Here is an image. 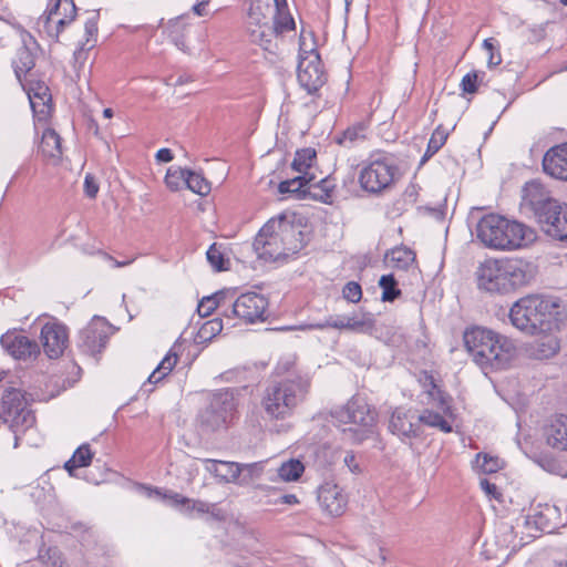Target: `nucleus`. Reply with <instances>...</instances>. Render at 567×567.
<instances>
[{
	"mask_svg": "<svg viewBox=\"0 0 567 567\" xmlns=\"http://www.w3.org/2000/svg\"><path fill=\"white\" fill-rule=\"evenodd\" d=\"M535 267L523 259H487L475 271L477 288L492 295H506L527 286Z\"/></svg>",
	"mask_w": 567,
	"mask_h": 567,
	"instance_id": "obj_3",
	"label": "nucleus"
},
{
	"mask_svg": "<svg viewBox=\"0 0 567 567\" xmlns=\"http://www.w3.org/2000/svg\"><path fill=\"white\" fill-rule=\"evenodd\" d=\"M334 187L336 185L329 177H324L319 182L313 181L309 185V198L323 204H331Z\"/></svg>",
	"mask_w": 567,
	"mask_h": 567,
	"instance_id": "obj_34",
	"label": "nucleus"
},
{
	"mask_svg": "<svg viewBox=\"0 0 567 567\" xmlns=\"http://www.w3.org/2000/svg\"><path fill=\"white\" fill-rule=\"evenodd\" d=\"M99 19H100V10H94L92 17L86 20L85 25H84L85 34L87 37L86 41H85L86 43L90 42V38L97 35Z\"/></svg>",
	"mask_w": 567,
	"mask_h": 567,
	"instance_id": "obj_56",
	"label": "nucleus"
},
{
	"mask_svg": "<svg viewBox=\"0 0 567 567\" xmlns=\"http://www.w3.org/2000/svg\"><path fill=\"white\" fill-rule=\"evenodd\" d=\"M194 511L198 514L209 513L217 519L221 518L220 511L216 508L215 504H209V503L200 501V499H190L189 498V504H187L185 513H192Z\"/></svg>",
	"mask_w": 567,
	"mask_h": 567,
	"instance_id": "obj_48",
	"label": "nucleus"
},
{
	"mask_svg": "<svg viewBox=\"0 0 567 567\" xmlns=\"http://www.w3.org/2000/svg\"><path fill=\"white\" fill-rule=\"evenodd\" d=\"M343 298L352 303H358L362 298L361 285L357 281H349L342 288Z\"/></svg>",
	"mask_w": 567,
	"mask_h": 567,
	"instance_id": "obj_52",
	"label": "nucleus"
},
{
	"mask_svg": "<svg viewBox=\"0 0 567 567\" xmlns=\"http://www.w3.org/2000/svg\"><path fill=\"white\" fill-rule=\"evenodd\" d=\"M305 472V466L301 461L291 458L284 462L278 468V476L285 482H295L300 478Z\"/></svg>",
	"mask_w": 567,
	"mask_h": 567,
	"instance_id": "obj_41",
	"label": "nucleus"
},
{
	"mask_svg": "<svg viewBox=\"0 0 567 567\" xmlns=\"http://www.w3.org/2000/svg\"><path fill=\"white\" fill-rule=\"evenodd\" d=\"M385 259H389L391 266L399 270H408L416 260L415 251L411 248L400 245L389 249L385 252Z\"/></svg>",
	"mask_w": 567,
	"mask_h": 567,
	"instance_id": "obj_30",
	"label": "nucleus"
},
{
	"mask_svg": "<svg viewBox=\"0 0 567 567\" xmlns=\"http://www.w3.org/2000/svg\"><path fill=\"white\" fill-rule=\"evenodd\" d=\"M389 431L402 442H410L422 434V427L419 424L415 412L403 408H396L392 412L389 421Z\"/></svg>",
	"mask_w": 567,
	"mask_h": 567,
	"instance_id": "obj_19",
	"label": "nucleus"
},
{
	"mask_svg": "<svg viewBox=\"0 0 567 567\" xmlns=\"http://www.w3.org/2000/svg\"><path fill=\"white\" fill-rule=\"evenodd\" d=\"M276 227L282 239V247L287 252V260L296 258L299 251L306 246L305 234L300 229V221L292 216L291 218L282 216L276 220Z\"/></svg>",
	"mask_w": 567,
	"mask_h": 567,
	"instance_id": "obj_20",
	"label": "nucleus"
},
{
	"mask_svg": "<svg viewBox=\"0 0 567 567\" xmlns=\"http://www.w3.org/2000/svg\"><path fill=\"white\" fill-rule=\"evenodd\" d=\"M177 363V354L169 351L157 365L158 371H163L165 377L173 370Z\"/></svg>",
	"mask_w": 567,
	"mask_h": 567,
	"instance_id": "obj_58",
	"label": "nucleus"
},
{
	"mask_svg": "<svg viewBox=\"0 0 567 567\" xmlns=\"http://www.w3.org/2000/svg\"><path fill=\"white\" fill-rule=\"evenodd\" d=\"M522 205L529 208L538 223L544 219L553 209L558 208L559 202L551 198L546 188L538 182L530 181L525 184L522 190Z\"/></svg>",
	"mask_w": 567,
	"mask_h": 567,
	"instance_id": "obj_15",
	"label": "nucleus"
},
{
	"mask_svg": "<svg viewBox=\"0 0 567 567\" xmlns=\"http://www.w3.org/2000/svg\"><path fill=\"white\" fill-rule=\"evenodd\" d=\"M344 464L349 467V470L352 473L360 472V467H359V464L357 463L355 455L352 452H349L346 454Z\"/></svg>",
	"mask_w": 567,
	"mask_h": 567,
	"instance_id": "obj_62",
	"label": "nucleus"
},
{
	"mask_svg": "<svg viewBox=\"0 0 567 567\" xmlns=\"http://www.w3.org/2000/svg\"><path fill=\"white\" fill-rule=\"evenodd\" d=\"M377 321L372 313L363 312L360 318L357 316L348 317L346 320L339 317L329 316L324 321L302 324L300 330H323L333 328L338 330H349L357 333L372 334L375 330Z\"/></svg>",
	"mask_w": 567,
	"mask_h": 567,
	"instance_id": "obj_16",
	"label": "nucleus"
},
{
	"mask_svg": "<svg viewBox=\"0 0 567 567\" xmlns=\"http://www.w3.org/2000/svg\"><path fill=\"white\" fill-rule=\"evenodd\" d=\"M543 169L551 177L567 182V143L556 145L545 153Z\"/></svg>",
	"mask_w": 567,
	"mask_h": 567,
	"instance_id": "obj_23",
	"label": "nucleus"
},
{
	"mask_svg": "<svg viewBox=\"0 0 567 567\" xmlns=\"http://www.w3.org/2000/svg\"><path fill=\"white\" fill-rule=\"evenodd\" d=\"M419 424H425L431 427H437L444 433L452 432V425L439 412L424 410L422 414L417 415Z\"/></svg>",
	"mask_w": 567,
	"mask_h": 567,
	"instance_id": "obj_42",
	"label": "nucleus"
},
{
	"mask_svg": "<svg viewBox=\"0 0 567 567\" xmlns=\"http://www.w3.org/2000/svg\"><path fill=\"white\" fill-rule=\"evenodd\" d=\"M243 468L240 464L235 462H221V467L219 471V480L223 482H237Z\"/></svg>",
	"mask_w": 567,
	"mask_h": 567,
	"instance_id": "obj_49",
	"label": "nucleus"
},
{
	"mask_svg": "<svg viewBox=\"0 0 567 567\" xmlns=\"http://www.w3.org/2000/svg\"><path fill=\"white\" fill-rule=\"evenodd\" d=\"M379 286L382 289L381 300L383 302H393L402 295L401 289L398 287V281L392 274L381 276Z\"/></svg>",
	"mask_w": 567,
	"mask_h": 567,
	"instance_id": "obj_39",
	"label": "nucleus"
},
{
	"mask_svg": "<svg viewBox=\"0 0 567 567\" xmlns=\"http://www.w3.org/2000/svg\"><path fill=\"white\" fill-rule=\"evenodd\" d=\"M303 30L299 37V63L297 80L308 94L315 95L326 84L327 74L323 70L320 55L316 49L307 51L305 48Z\"/></svg>",
	"mask_w": 567,
	"mask_h": 567,
	"instance_id": "obj_10",
	"label": "nucleus"
},
{
	"mask_svg": "<svg viewBox=\"0 0 567 567\" xmlns=\"http://www.w3.org/2000/svg\"><path fill=\"white\" fill-rule=\"evenodd\" d=\"M296 22L290 11L275 12L272 23L269 25V39L279 41L284 39L286 33L295 31Z\"/></svg>",
	"mask_w": 567,
	"mask_h": 567,
	"instance_id": "obj_29",
	"label": "nucleus"
},
{
	"mask_svg": "<svg viewBox=\"0 0 567 567\" xmlns=\"http://www.w3.org/2000/svg\"><path fill=\"white\" fill-rule=\"evenodd\" d=\"M400 175V167L393 155L375 152L362 162L358 181L365 193L381 195L394 186Z\"/></svg>",
	"mask_w": 567,
	"mask_h": 567,
	"instance_id": "obj_7",
	"label": "nucleus"
},
{
	"mask_svg": "<svg viewBox=\"0 0 567 567\" xmlns=\"http://www.w3.org/2000/svg\"><path fill=\"white\" fill-rule=\"evenodd\" d=\"M317 159V152L312 147H305L297 150L295 153L291 168L299 173V175L310 174L309 169L312 167Z\"/></svg>",
	"mask_w": 567,
	"mask_h": 567,
	"instance_id": "obj_36",
	"label": "nucleus"
},
{
	"mask_svg": "<svg viewBox=\"0 0 567 567\" xmlns=\"http://www.w3.org/2000/svg\"><path fill=\"white\" fill-rule=\"evenodd\" d=\"M89 43L84 42L79 45V48L73 53L74 68H82L87 60L89 51L94 47V43L87 45Z\"/></svg>",
	"mask_w": 567,
	"mask_h": 567,
	"instance_id": "obj_55",
	"label": "nucleus"
},
{
	"mask_svg": "<svg viewBox=\"0 0 567 567\" xmlns=\"http://www.w3.org/2000/svg\"><path fill=\"white\" fill-rule=\"evenodd\" d=\"M476 458H477L478 462L482 460L481 468H482V471L484 473L493 474V473H496L498 470L502 468L503 462L497 456H492V455L486 454V453H478L476 455Z\"/></svg>",
	"mask_w": 567,
	"mask_h": 567,
	"instance_id": "obj_51",
	"label": "nucleus"
},
{
	"mask_svg": "<svg viewBox=\"0 0 567 567\" xmlns=\"http://www.w3.org/2000/svg\"><path fill=\"white\" fill-rule=\"evenodd\" d=\"M223 329V321L221 319H214L210 321H207L203 324V327L199 330V333L202 337L207 338V334L215 336L216 333H219Z\"/></svg>",
	"mask_w": 567,
	"mask_h": 567,
	"instance_id": "obj_57",
	"label": "nucleus"
},
{
	"mask_svg": "<svg viewBox=\"0 0 567 567\" xmlns=\"http://www.w3.org/2000/svg\"><path fill=\"white\" fill-rule=\"evenodd\" d=\"M99 184L92 174H86L84 178V194L86 197L93 199L99 193Z\"/></svg>",
	"mask_w": 567,
	"mask_h": 567,
	"instance_id": "obj_59",
	"label": "nucleus"
},
{
	"mask_svg": "<svg viewBox=\"0 0 567 567\" xmlns=\"http://www.w3.org/2000/svg\"><path fill=\"white\" fill-rule=\"evenodd\" d=\"M331 415L343 440L351 444L360 445L379 437L378 412L363 398L353 396Z\"/></svg>",
	"mask_w": 567,
	"mask_h": 567,
	"instance_id": "obj_4",
	"label": "nucleus"
},
{
	"mask_svg": "<svg viewBox=\"0 0 567 567\" xmlns=\"http://www.w3.org/2000/svg\"><path fill=\"white\" fill-rule=\"evenodd\" d=\"M156 159L162 163H168L173 159V153L169 148H161L155 155Z\"/></svg>",
	"mask_w": 567,
	"mask_h": 567,
	"instance_id": "obj_63",
	"label": "nucleus"
},
{
	"mask_svg": "<svg viewBox=\"0 0 567 567\" xmlns=\"http://www.w3.org/2000/svg\"><path fill=\"white\" fill-rule=\"evenodd\" d=\"M0 419L16 434L24 433L35 423V415L29 408L25 392L13 386L1 389Z\"/></svg>",
	"mask_w": 567,
	"mask_h": 567,
	"instance_id": "obj_9",
	"label": "nucleus"
},
{
	"mask_svg": "<svg viewBox=\"0 0 567 567\" xmlns=\"http://www.w3.org/2000/svg\"><path fill=\"white\" fill-rule=\"evenodd\" d=\"M269 10V4L262 3L260 0L251 1L247 14V31L252 43L258 44L271 54H278L279 44L276 40L269 39V35H271L267 16Z\"/></svg>",
	"mask_w": 567,
	"mask_h": 567,
	"instance_id": "obj_11",
	"label": "nucleus"
},
{
	"mask_svg": "<svg viewBox=\"0 0 567 567\" xmlns=\"http://www.w3.org/2000/svg\"><path fill=\"white\" fill-rule=\"evenodd\" d=\"M252 248L258 259L271 262L287 261V252L282 247V239L279 229L276 227V219H270L261 227L255 237Z\"/></svg>",
	"mask_w": 567,
	"mask_h": 567,
	"instance_id": "obj_13",
	"label": "nucleus"
},
{
	"mask_svg": "<svg viewBox=\"0 0 567 567\" xmlns=\"http://www.w3.org/2000/svg\"><path fill=\"white\" fill-rule=\"evenodd\" d=\"M315 179V174L298 175L293 178L280 182L278 192L280 194H290L296 199L309 198V185Z\"/></svg>",
	"mask_w": 567,
	"mask_h": 567,
	"instance_id": "obj_27",
	"label": "nucleus"
},
{
	"mask_svg": "<svg viewBox=\"0 0 567 567\" xmlns=\"http://www.w3.org/2000/svg\"><path fill=\"white\" fill-rule=\"evenodd\" d=\"M275 374L284 377L289 374L288 378H293L296 373V357L292 354L281 357L275 367Z\"/></svg>",
	"mask_w": 567,
	"mask_h": 567,
	"instance_id": "obj_50",
	"label": "nucleus"
},
{
	"mask_svg": "<svg viewBox=\"0 0 567 567\" xmlns=\"http://www.w3.org/2000/svg\"><path fill=\"white\" fill-rule=\"evenodd\" d=\"M559 350V342L553 336H544L537 339L532 348V353L536 359L544 360L554 357Z\"/></svg>",
	"mask_w": 567,
	"mask_h": 567,
	"instance_id": "obj_35",
	"label": "nucleus"
},
{
	"mask_svg": "<svg viewBox=\"0 0 567 567\" xmlns=\"http://www.w3.org/2000/svg\"><path fill=\"white\" fill-rule=\"evenodd\" d=\"M188 168L169 167L165 176V184L172 192H177L186 187Z\"/></svg>",
	"mask_w": 567,
	"mask_h": 567,
	"instance_id": "obj_43",
	"label": "nucleus"
},
{
	"mask_svg": "<svg viewBox=\"0 0 567 567\" xmlns=\"http://www.w3.org/2000/svg\"><path fill=\"white\" fill-rule=\"evenodd\" d=\"M480 485L482 489L489 496L494 498H498L501 493L497 489V486L494 483H491L488 480H481Z\"/></svg>",
	"mask_w": 567,
	"mask_h": 567,
	"instance_id": "obj_60",
	"label": "nucleus"
},
{
	"mask_svg": "<svg viewBox=\"0 0 567 567\" xmlns=\"http://www.w3.org/2000/svg\"><path fill=\"white\" fill-rule=\"evenodd\" d=\"M208 3L209 0H202L193 6L192 11L198 17H205L207 16L206 6Z\"/></svg>",
	"mask_w": 567,
	"mask_h": 567,
	"instance_id": "obj_64",
	"label": "nucleus"
},
{
	"mask_svg": "<svg viewBox=\"0 0 567 567\" xmlns=\"http://www.w3.org/2000/svg\"><path fill=\"white\" fill-rule=\"evenodd\" d=\"M186 188L200 196H206L210 193L212 186L202 173L188 169Z\"/></svg>",
	"mask_w": 567,
	"mask_h": 567,
	"instance_id": "obj_40",
	"label": "nucleus"
},
{
	"mask_svg": "<svg viewBox=\"0 0 567 567\" xmlns=\"http://www.w3.org/2000/svg\"><path fill=\"white\" fill-rule=\"evenodd\" d=\"M111 336V324L105 318L95 316L80 330L76 347L80 352L97 359L107 346Z\"/></svg>",
	"mask_w": 567,
	"mask_h": 567,
	"instance_id": "obj_12",
	"label": "nucleus"
},
{
	"mask_svg": "<svg viewBox=\"0 0 567 567\" xmlns=\"http://www.w3.org/2000/svg\"><path fill=\"white\" fill-rule=\"evenodd\" d=\"M94 453L91 451L89 443H83L73 453L70 460L64 463V470L70 476H75V471L81 467L91 465Z\"/></svg>",
	"mask_w": 567,
	"mask_h": 567,
	"instance_id": "obj_32",
	"label": "nucleus"
},
{
	"mask_svg": "<svg viewBox=\"0 0 567 567\" xmlns=\"http://www.w3.org/2000/svg\"><path fill=\"white\" fill-rule=\"evenodd\" d=\"M368 124L364 122H358L352 126H349L341 134L334 137V142L343 147H352L357 142L364 141L367 138Z\"/></svg>",
	"mask_w": 567,
	"mask_h": 567,
	"instance_id": "obj_33",
	"label": "nucleus"
},
{
	"mask_svg": "<svg viewBox=\"0 0 567 567\" xmlns=\"http://www.w3.org/2000/svg\"><path fill=\"white\" fill-rule=\"evenodd\" d=\"M78 8L73 0H64V16L58 19L55 23L49 22V24L42 25L47 34L54 41H59L60 34L64 28L71 24L76 18Z\"/></svg>",
	"mask_w": 567,
	"mask_h": 567,
	"instance_id": "obj_28",
	"label": "nucleus"
},
{
	"mask_svg": "<svg viewBox=\"0 0 567 567\" xmlns=\"http://www.w3.org/2000/svg\"><path fill=\"white\" fill-rule=\"evenodd\" d=\"M463 341L472 360L485 373L508 370L518 357L512 339L486 328H467Z\"/></svg>",
	"mask_w": 567,
	"mask_h": 567,
	"instance_id": "obj_1",
	"label": "nucleus"
},
{
	"mask_svg": "<svg viewBox=\"0 0 567 567\" xmlns=\"http://www.w3.org/2000/svg\"><path fill=\"white\" fill-rule=\"evenodd\" d=\"M0 343L10 355L18 360L35 358L40 353V347L35 340L17 331H8L2 334Z\"/></svg>",
	"mask_w": 567,
	"mask_h": 567,
	"instance_id": "obj_21",
	"label": "nucleus"
},
{
	"mask_svg": "<svg viewBox=\"0 0 567 567\" xmlns=\"http://www.w3.org/2000/svg\"><path fill=\"white\" fill-rule=\"evenodd\" d=\"M35 55L33 51L23 44L17 50L16 58L12 61V68L17 79L22 82V79L34 68Z\"/></svg>",
	"mask_w": 567,
	"mask_h": 567,
	"instance_id": "obj_31",
	"label": "nucleus"
},
{
	"mask_svg": "<svg viewBox=\"0 0 567 567\" xmlns=\"http://www.w3.org/2000/svg\"><path fill=\"white\" fill-rule=\"evenodd\" d=\"M509 319L518 330L538 334L558 329L564 319V309L556 297L528 295L512 306Z\"/></svg>",
	"mask_w": 567,
	"mask_h": 567,
	"instance_id": "obj_2",
	"label": "nucleus"
},
{
	"mask_svg": "<svg viewBox=\"0 0 567 567\" xmlns=\"http://www.w3.org/2000/svg\"><path fill=\"white\" fill-rule=\"evenodd\" d=\"M237 410L235 390L215 391L204 408L198 411L196 422L203 433L226 430L233 422Z\"/></svg>",
	"mask_w": 567,
	"mask_h": 567,
	"instance_id": "obj_8",
	"label": "nucleus"
},
{
	"mask_svg": "<svg viewBox=\"0 0 567 567\" xmlns=\"http://www.w3.org/2000/svg\"><path fill=\"white\" fill-rule=\"evenodd\" d=\"M40 340L48 358L58 359L68 347L69 329L59 321L47 322L41 328Z\"/></svg>",
	"mask_w": 567,
	"mask_h": 567,
	"instance_id": "obj_17",
	"label": "nucleus"
},
{
	"mask_svg": "<svg viewBox=\"0 0 567 567\" xmlns=\"http://www.w3.org/2000/svg\"><path fill=\"white\" fill-rule=\"evenodd\" d=\"M181 18L171 19L165 28V32L171 41L181 50L186 48L185 37L182 32L183 25L181 24Z\"/></svg>",
	"mask_w": 567,
	"mask_h": 567,
	"instance_id": "obj_45",
	"label": "nucleus"
},
{
	"mask_svg": "<svg viewBox=\"0 0 567 567\" xmlns=\"http://www.w3.org/2000/svg\"><path fill=\"white\" fill-rule=\"evenodd\" d=\"M311 379L308 374H296L271 382L265 390L261 406L269 419L284 420L303 402L310 392Z\"/></svg>",
	"mask_w": 567,
	"mask_h": 567,
	"instance_id": "obj_5",
	"label": "nucleus"
},
{
	"mask_svg": "<svg viewBox=\"0 0 567 567\" xmlns=\"http://www.w3.org/2000/svg\"><path fill=\"white\" fill-rule=\"evenodd\" d=\"M447 137H449V131L445 130L442 124H440L434 130V132L432 133V135L429 140L426 151L421 158V164H424L432 156H434L446 143Z\"/></svg>",
	"mask_w": 567,
	"mask_h": 567,
	"instance_id": "obj_38",
	"label": "nucleus"
},
{
	"mask_svg": "<svg viewBox=\"0 0 567 567\" xmlns=\"http://www.w3.org/2000/svg\"><path fill=\"white\" fill-rule=\"evenodd\" d=\"M28 95L30 100L31 107L34 112H37V106L42 105L43 107H49V103L51 102V93L48 85L43 82L37 81L30 84L28 90Z\"/></svg>",
	"mask_w": 567,
	"mask_h": 567,
	"instance_id": "obj_37",
	"label": "nucleus"
},
{
	"mask_svg": "<svg viewBox=\"0 0 567 567\" xmlns=\"http://www.w3.org/2000/svg\"><path fill=\"white\" fill-rule=\"evenodd\" d=\"M221 462L223 461H216V460H209V458L203 460V463L205 464V468L216 477H219Z\"/></svg>",
	"mask_w": 567,
	"mask_h": 567,
	"instance_id": "obj_61",
	"label": "nucleus"
},
{
	"mask_svg": "<svg viewBox=\"0 0 567 567\" xmlns=\"http://www.w3.org/2000/svg\"><path fill=\"white\" fill-rule=\"evenodd\" d=\"M152 493L161 496L164 499H167L169 505L181 509L184 513H185V509L187 507V504H189V498L188 497H186V496H184V495H182L179 493L173 492V491H165L164 493H162L161 489L155 488V489H151L150 495Z\"/></svg>",
	"mask_w": 567,
	"mask_h": 567,
	"instance_id": "obj_47",
	"label": "nucleus"
},
{
	"mask_svg": "<svg viewBox=\"0 0 567 567\" xmlns=\"http://www.w3.org/2000/svg\"><path fill=\"white\" fill-rule=\"evenodd\" d=\"M318 502L323 511L332 516L344 513L348 498L342 489L333 483H324L318 488Z\"/></svg>",
	"mask_w": 567,
	"mask_h": 567,
	"instance_id": "obj_22",
	"label": "nucleus"
},
{
	"mask_svg": "<svg viewBox=\"0 0 567 567\" xmlns=\"http://www.w3.org/2000/svg\"><path fill=\"white\" fill-rule=\"evenodd\" d=\"M480 73L476 71L466 73L461 81V89L464 93L473 94L477 92Z\"/></svg>",
	"mask_w": 567,
	"mask_h": 567,
	"instance_id": "obj_53",
	"label": "nucleus"
},
{
	"mask_svg": "<svg viewBox=\"0 0 567 567\" xmlns=\"http://www.w3.org/2000/svg\"><path fill=\"white\" fill-rule=\"evenodd\" d=\"M207 260L209 265L216 271L227 270L228 259L225 258L220 247L217 246L216 243L212 244L206 252Z\"/></svg>",
	"mask_w": 567,
	"mask_h": 567,
	"instance_id": "obj_46",
	"label": "nucleus"
},
{
	"mask_svg": "<svg viewBox=\"0 0 567 567\" xmlns=\"http://www.w3.org/2000/svg\"><path fill=\"white\" fill-rule=\"evenodd\" d=\"M546 217L547 220L539 223L542 229L553 239L567 244V204L559 203Z\"/></svg>",
	"mask_w": 567,
	"mask_h": 567,
	"instance_id": "obj_24",
	"label": "nucleus"
},
{
	"mask_svg": "<svg viewBox=\"0 0 567 567\" xmlns=\"http://www.w3.org/2000/svg\"><path fill=\"white\" fill-rule=\"evenodd\" d=\"M64 6V0H52L47 11L38 19V25L49 24L54 16L59 14L61 6Z\"/></svg>",
	"mask_w": 567,
	"mask_h": 567,
	"instance_id": "obj_54",
	"label": "nucleus"
},
{
	"mask_svg": "<svg viewBox=\"0 0 567 567\" xmlns=\"http://www.w3.org/2000/svg\"><path fill=\"white\" fill-rule=\"evenodd\" d=\"M226 296V291H218L212 296L204 297L197 307L198 315L200 317L210 316L215 309L225 302Z\"/></svg>",
	"mask_w": 567,
	"mask_h": 567,
	"instance_id": "obj_44",
	"label": "nucleus"
},
{
	"mask_svg": "<svg viewBox=\"0 0 567 567\" xmlns=\"http://www.w3.org/2000/svg\"><path fill=\"white\" fill-rule=\"evenodd\" d=\"M544 435L549 446L558 451H567V415L560 414L545 427Z\"/></svg>",
	"mask_w": 567,
	"mask_h": 567,
	"instance_id": "obj_25",
	"label": "nucleus"
},
{
	"mask_svg": "<svg viewBox=\"0 0 567 567\" xmlns=\"http://www.w3.org/2000/svg\"><path fill=\"white\" fill-rule=\"evenodd\" d=\"M560 509L548 503H539L530 507V514L525 518V525L535 532L553 533L561 525Z\"/></svg>",
	"mask_w": 567,
	"mask_h": 567,
	"instance_id": "obj_18",
	"label": "nucleus"
},
{
	"mask_svg": "<svg viewBox=\"0 0 567 567\" xmlns=\"http://www.w3.org/2000/svg\"><path fill=\"white\" fill-rule=\"evenodd\" d=\"M268 299L260 293L246 292L233 302L230 315L245 323L262 322L267 319Z\"/></svg>",
	"mask_w": 567,
	"mask_h": 567,
	"instance_id": "obj_14",
	"label": "nucleus"
},
{
	"mask_svg": "<svg viewBox=\"0 0 567 567\" xmlns=\"http://www.w3.org/2000/svg\"><path fill=\"white\" fill-rule=\"evenodd\" d=\"M527 231L529 228L524 224L493 213L483 216L476 226L477 238L486 247L498 250L520 248L529 240Z\"/></svg>",
	"mask_w": 567,
	"mask_h": 567,
	"instance_id": "obj_6",
	"label": "nucleus"
},
{
	"mask_svg": "<svg viewBox=\"0 0 567 567\" xmlns=\"http://www.w3.org/2000/svg\"><path fill=\"white\" fill-rule=\"evenodd\" d=\"M39 152L44 159L51 162L53 165L60 163L62 157L61 137L53 128H45L39 145Z\"/></svg>",
	"mask_w": 567,
	"mask_h": 567,
	"instance_id": "obj_26",
	"label": "nucleus"
}]
</instances>
